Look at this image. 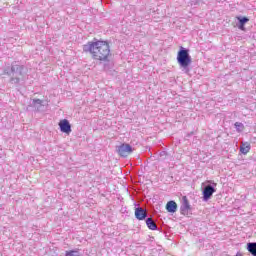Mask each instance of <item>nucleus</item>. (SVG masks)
<instances>
[{
    "label": "nucleus",
    "instance_id": "1",
    "mask_svg": "<svg viewBox=\"0 0 256 256\" xmlns=\"http://www.w3.org/2000/svg\"><path fill=\"white\" fill-rule=\"evenodd\" d=\"M84 53H91L92 59L99 61L100 63H109V57H111V46L109 41L94 38L93 41L87 42L82 46Z\"/></svg>",
    "mask_w": 256,
    "mask_h": 256
},
{
    "label": "nucleus",
    "instance_id": "2",
    "mask_svg": "<svg viewBox=\"0 0 256 256\" xmlns=\"http://www.w3.org/2000/svg\"><path fill=\"white\" fill-rule=\"evenodd\" d=\"M191 55H189V49L181 46L177 53L178 65H191Z\"/></svg>",
    "mask_w": 256,
    "mask_h": 256
},
{
    "label": "nucleus",
    "instance_id": "3",
    "mask_svg": "<svg viewBox=\"0 0 256 256\" xmlns=\"http://www.w3.org/2000/svg\"><path fill=\"white\" fill-rule=\"evenodd\" d=\"M118 155H120V157H129V155H131V153H133V147H131V145L129 144H121L118 147Z\"/></svg>",
    "mask_w": 256,
    "mask_h": 256
},
{
    "label": "nucleus",
    "instance_id": "4",
    "mask_svg": "<svg viewBox=\"0 0 256 256\" xmlns=\"http://www.w3.org/2000/svg\"><path fill=\"white\" fill-rule=\"evenodd\" d=\"M58 125L62 133H66V135H69L71 133V124L69 123V120H60Z\"/></svg>",
    "mask_w": 256,
    "mask_h": 256
},
{
    "label": "nucleus",
    "instance_id": "5",
    "mask_svg": "<svg viewBox=\"0 0 256 256\" xmlns=\"http://www.w3.org/2000/svg\"><path fill=\"white\" fill-rule=\"evenodd\" d=\"M183 204L180 208L182 215H189V211H191V204H189V199H187V196L182 197Z\"/></svg>",
    "mask_w": 256,
    "mask_h": 256
},
{
    "label": "nucleus",
    "instance_id": "6",
    "mask_svg": "<svg viewBox=\"0 0 256 256\" xmlns=\"http://www.w3.org/2000/svg\"><path fill=\"white\" fill-rule=\"evenodd\" d=\"M236 19L238 21L237 24H236L238 29H240V31H245V25H247V23H249V17L236 16Z\"/></svg>",
    "mask_w": 256,
    "mask_h": 256
},
{
    "label": "nucleus",
    "instance_id": "7",
    "mask_svg": "<svg viewBox=\"0 0 256 256\" xmlns=\"http://www.w3.org/2000/svg\"><path fill=\"white\" fill-rule=\"evenodd\" d=\"M213 193H215V188L213 186L208 185L203 190V199L204 201H208V199H211Z\"/></svg>",
    "mask_w": 256,
    "mask_h": 256
},
{
    "label": "nucleus",
    "instance_id": "8",
    "mask_svg": "<svg viewBox=\"0 0 256 256\" xmlns=\"http://www.w3.org/2000/svg\"><path fill=\"white\" fill-rule=\"evenodd\" d=\"M135 217L136 219H138L139 221H143V219H145V217H147V210L143 209V208H136L135 209Z\"/></svg>",
    "mask_w": 256,
    "mask_h": 256
},
{
    "label": "nucleus",
    "instance_id": "9",
    "mask_svg": "<svg viewBox=\"0 0 256 256\" xmlns=\"http://www.w3.org/2000/svg\"><path fill=\"white\" fill-rule=\"evenodd\" d=\"M166 211H168V213H175L177 211V202L173 200L167 202Z\"/></svg>",
    "mask_w": 256,
    "mask_h": 256
},
{
    "label": "nucleus",
    "instance_id": "10",
    "mask_svg": "<svg viewBox=\"0 0 256 256\" xmlns=\"http://www.w3.org/2000/svg\"><path fill=\"white\" fill-rule=\"evenodd\" d=\"M251 151V144L249 142H242V145L240 146V153L242 155H247Z\"/></svg>",
    "mask_w": 256,
    "mask_h": 256
},
{
    "label": "nucleus",
    "instance_id": "11",
    "mask_svg": "<svg viewBox=\"0 0 256 256\" xmlns=\"http://www.w3.org/2000/svg\"><path fill=\"white\" fill-rule=\"evenodd\" d=\"M146 225L148 229H151V231H155V229H157V224L153 221V218H148L146 220Z\"/></svg>",
    "mask_w": 256,
    "mask_h": 256
},
{
    "label": "nucleus",
    "instance_id": "12",
    "mask_svg": "<svg viewBox=\"0 0 256 256\" xmlns=\"http://www.w3.org/2000/svg\"><path fill=\"white\" fill-rule=\"evenodd\" d=\"M248 251L251 253V255L256 256V243H249Z\"/></svg>",
    "mask_w": 256,
    "mask_h": 256
},
{
    "label": "nucleus",
    "instance_id": "13",
    "mask_svg": "<svg viewBox=\"0 0 256 256\" xmlns=\"http://www.w3.org/2000/svg\"><path fill=\"white\" fill-rule=\"evenodd\" d=\"M66 256H79V252L75 250L66 251Z\"/></svg>",
    "mask_w": 256,
    "mask_h": 256
},
{
    "label": "nucleus",
    "instance_id": "14",
    "mask_svg": "<svg viewBox=\"0 0 256 256\" xmlns=\"http://www.w3.org/2000/svg\"><path fill=\"white\" fill-rule=\"evenodd\" d=\"M234 125L238 129V131H242L243 129H245V126H243V123L241 122H236Z\"/></svg>",
    "mask_w": 256,
    "mask_h": 256
},
{
    "label": "nucleus",
    "instance_id": "15",
    "mask_svg": "<svg viewBox=\"0 0 256 256\" xmlns=\"http://www.w3.org/2000/svg\"><path fill=\"white\" fill-rule=\"evenodd\" d=\"M11 83L14 84V85L19 83V78H12Z\"/></svg>",
    "mask_w": 256,
    "mask_h": 256
},
{
    "label": "nucleus",
    "instance_id": "16",
    "mask_svg": "<svg viewBox=\"0 0 256 256\" xmlns=\"http://www.w3.org/2000/svg\"><path fill=\"white\" fill-rule=\"evenodd\" d=\"M34 103H41V100H39V99L34 100Z\"/></svg>",
    "mask_w": 256,
    "mask_h": 256
},
{
    "label": "nucleus",
    "instance_id": "17",
    "mask_svg": "<svg viewBox=\"0 0 256 256\" xmlns=\"http://www.w3.org/2000/svg\"><path fill=\"white\" fill-rule=\"evenodd\" d=\"M236 256H243L241 253H237Z\"/></svg>",
    "mask_w": 256,
    "mask_h": 256
}]
</instances>
